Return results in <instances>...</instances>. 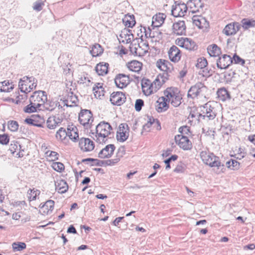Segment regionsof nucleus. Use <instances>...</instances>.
Segmentation results:
<instances>
[{"label": "nucleus", "instance_id": "37998d69", "mask_svg": "<svg viewBox=\"0 0 255 255\" xmlns=\"http://www.w3.org/2000/svg\"><path fill=\"white\" fill-rule=\"evenodd\" d=\"M29 80L30 84L29 85L27 89H25V91H26V93H27V94L31 92L33 89H35L37 86V80L33 76L30 77Z\"/></svg>", "mask_w": 255, "mask_h": 255}, {"label": "nucleus", "instance_id": "4c0bfd02", "mask_svg": "<svg viewBox=\"0 0 255 255\" xmlns=\"http://www.w3.org/2000/svg\"><path fill=\"white\" fill-rule=\"evenodd\" d=\"M54 206V201L51 200L47 201L41 208L44 210V212L49 214L51 213L53 209Z\"/></svg>", "mask_w": 255, "mask_h": 255}, {"label": "nucleus", "instance_id": "ddd939ff", "mask_svg": "<svg viewBox=\"0 0 255 255\" xmlns=\"http://www.w3.org/2000/svg\"><path fill=\"white\" fill-rule=\"evenodd\" d=\"M79 144L80 149L84 152L92 151L95 147L94 142L88 138H81Z\"/></svg>", "mask_w": 255, "mask_h": 255}, {"label": "nucleus", "instance_id": "5fc2aeb1", "mask_svg": "<svg viewBox=\"0 0 255 255\" xmlns=\"http://www.w3.org/2000/svg\"><path fill=\"white\" fill-rule=\"evenodd\" d=\"M120 160L119 158L116 156L115 158L107 160L106 164L107 166H113L118 163Z\"/></svg>", "mask_w": 255, "mask_h": 255}, {"label": "nucleus", "instance_id": "79ce46f5", "mask_svg": "<svg viewBox=\"0 0 255 255\" xmlns=\"http://www.w3.org/2000/svg\"><path fill=\"white\" fill-rule=\"evenodd\" d=\"M227 166L231 169L236 170L240 168V163L235 159H231L226 162Z\"/></svg>", "mask_w": 255, "mask_h": 255}, {"label": "nucleus", "instance_id": "58836bf2", "mask_svg": "<svg viewBox=\"0 0 255 255\" xmlns=\"http://www.w3.org/2000/svg\"><path fill=\"white\" fill-rule=\"evenodd\" d=\"M163 83L157 77L153 82H151L152 94L156 92L161 87Z\"/></svg>", "mask_w": 255, "mask_h": 255}, {"label": "nucleus", "instance_id": "aec40b11", "mask_svg": "<svg viewBox=\"0 0 255 255\" xmlns=\"http://www.w3.org/2000/svg\"><path fill=\"white\" fill-rule=\"evenodd\" d=\"M173 32L177 35H182L186 32V26L185 22L180 20L173 23L172 26Z\"/></svg>", "mask_w": 255, "mask_h": 255}, {"label": "nucleus", "instance_id": "69168bd1", "mask_svg": "<svg viewBox=\"0 0 255 255\" xmlns=\"http://www.w3.org/2000/svg\"><path fill=\"white\" fill-rule=\"evenodd\" d=\"M124 130H129L128 125L126 123L121 124L119 126L118 131H124Z\"/></svg>", "mask_w": 255, "mask_h": 255}, {"label": "nucleus", "instance_id": "473e14b6", "mask_svg": "<svg viewBox=\"0 0 255 255\" xmlns=\"http://www.w3.org/2000/svg\"><path fill=\"white\" fill-rule=\"evenodd\" d=\"M21 148H22V147L19 144V142L17 141L13 140L11 142L9 146V150L13 154L17 150H19V152L17 154V155H18V157H22L24 155L23 154L21 153Z\"/></svg>", "mask_w": 255, "mask_h": 255}, {"label": "nucleus", "instance_id": "0eeeda50", "mask_svg": "<svg viewBox=\"0 0 255 255\" xmlns=\"http://www.w3.org/2000/svg\"><path fill=\"white\" fill-rule=\"evenodd\" d=\"M174 139L176 144L183 150H190L192 147V144L191 141L186 136L182 134H178L175 136Z\"/></svg>", "mask_w": 255, "mask_h": 255}, {"label": "nucleus", "instance_id": "13d9d810", "mask_svg": "<svg viewBox=\"0 0 255 255\" xmlns=\"http://www.w3.org/2000/svg\"><path fill=\"white\" fill-rule=\"evenodd\" d=\"M142 29L144 30L145 36L146 37H154L155 36H156L154 32H151V29L149 27L147 29H146L145 27H143Z\"/></svg>", "mask_w": 255, "mask_h": 255}, {"label": "nucleus", "instance_id": "c85d7f7f", "mask_svg": "<svg viewBox=\"0 0 255 255\" xmlns=\"http://www.w3.org/2000/svg\"><path fill=\"white\" fill-rule=\"evenodd\" d=\"M219 100L225 102L231 99L230 92L224 87L219 89L217 92Z\"/></svg>", "mask_w": 255, "mask_h": 255}, {"label": "nucleus", "instance_id": "49530a36", "mask_svg": "<svg viewBox=\"0 0 255 255\" xmlns=\"http://www.w3.org/2000/svg\"><path fill=\"white\" fill-rule=\"evenodd\" d=\"M26 244L23 242H14L12 244L14 251H21L26 248Z\"/></svg>", "mask_w": 255, "mask_h": 255}, {"label": "nucleus", "instance_id": "5701e85b", "mask_svg": "<svg viewBox=\"0 0 255 255\" xmlns=\"http://www.w3.org/2000/svg\"><path fill=\"white\" fill-rule=\"evenodd\" d=\"M166 15L162 13L156 14L152 17V25L154 27H159L164 23Z\"/></svg>", "mask_w": 255, "mask_h": 255}, {"label": "nucleus", "instance_id": "a211bd4d", "mask_svg": "<svg viewBox=\"0 0 255 255\" xmlns=\"http://www.w3.org/2000/svg\"><path fill=\"white\" fill-rule=\"evenodd\" d=\"M30 77L24 76L22 78L20 79L19 82L18 83V87L19 89L20 90V91L22 93H24L25 94L23 96H19L17 98L19 99L20 97H21V99H24L27 97V93L25 91V89H27L29 85L30 84Z\"/></svg>", "mask_w": 255, "mask_h": 255}, {"label": "nucleus", "instance_id": "6ab92c4d", "mask_svg": "<svg viewBox=\"0 0 255 255\" xmlns=\"http://www.w3.org/2000/svg\"><path fill=\"white\" fill-rule=\"evenodd\" d=\"M156 104V109L158 113L165 112L169 108L168 100L165 96L159 98Z\"/></svg>", "mask_w": 255, "mask_h": 255}, {"label": "nucleus", "instance_id": "0e129e2a", "mask_svg": "<svg viewBox=\"0 0 255 255\" xmlns=\"http://www.w3.org/2000/svg\"><path fill=\"white\" fill-rule=\"evenodd\" d=\"M152 120V122L153 123V124L152 125H153L154 127L156 128L157 130H160L161 129V127L159 121L157 119Z\"/></svg>", "mask_w": 255, "mask_h": 255}, {"label": "nucleus", "instance_id": "c9c22d12", "mask_svg": "<svg viewBox=\"0 0 255 255\" xmlns=\"http://www.w3.org/2000/svg\"><path fill=\"white\" fill-rule=\"evenodd\" d=\"M58 104V102L57 101L55 102L47 100V101H46L42 105L41 108L42 107L45 110L49 111H52L57 107Z\"/></svg>", "mask_w": 255, "mask_h": 255}, {"label": "nucleus", "instance_id": "7ed1b4c3", "mask_svg": "<svg viewBox=\"0 0 255 255\" xmlns=\"http://www.w3.org/2000/svg\"><path fill=\"white\" fill-rule=\"evenodd\" d=\"M164 94L167 98L168 103H170L173 107H177L181 105L182 97L177 88H167L164 91Z\"/></svg>", "mask_w": 255, "mask_h": 255}, {"label": "nucleus", "instance_id": "4be33fe9", "mask_svg": "<svg viewBox=\"0 0 255 255\" xmlns=\"http://www.w3.org/2000/svg\"><path fill=\"white\" fill-rule=\"evenodd\" d=\"M187 5L192 13L199 11L200 8H202L203 7V3L201 2V0H189L187 3Z\"/></svg>", "mask_w": 255, "mask_h": 255}, {"label": "nucleus", "instance_id": "6e6552de", "mask_svg": "<svg viewBox=\"0 0 255 255\" xmlns=\"http://www.w3.org/2000/svg\"><path fill=\"white\" fill-rule=\"evenodd\" d=\"M144 48H141L139 43L136 45L131 43L129 46V50L131 54L136 56H143L148 51L149 45L148 43H143Z\"/></svg>", "mask_w": 255, "mask_h": 255}, {"label": "nucleus", "instance_id": "412c9836", "mask_svg": "<svg viewBox=\"0 0 255 255\" xmlns=\"http://www.w3.org/2000/svg\"><path fill=\"white\" fill-rule=\"evenodd\" d=\"M156 66L161 71L172 72L173 68L171 64L167 60L160 59L156 62Z\"/></svg>", "mask_w": 255, "mask_h": 255}, {"label": "nucleus", "instance_id": "f03ea898", "mask_svg": "<svg viewBox=\"0 0 255 255\" xmlns=\"http://www.w3.org/2000/svg\"><path fill=\"white\" fill-rule=\"evenodd\" d=\"M200 157L204 163L211 167H217L219 169L220 167L223 168L224 166L221 162L220 158L213 153L206 150L202 151L200 152Z\"/></svg>", "mask_w": 255, "mask_h": 255}, {"label": "nucleus", "instance_id": "ea45409f", "mask_svg": "<svg viewBox=\"0 0 255 255\" xmlns=\"http://www.w3.org/2000/svg\"><path fill=\"white\" fill-rule=\"evenodd\" d=\"M33 103L30 102V104L26 106L24 109V111L25 113H31L36 112L38 110H42V109L40 107H38V106H35Z\"/></svg>", "mask_w": 255, "mask_h": 255}, {"label": "nucleus", "instance_id": "4468645a", "mask_svg": "<svg viewBox=\"0 0 255 255\" xmlns=\"http://www.w3.org/2000/svg\"><path fill=\"white\" fill-rule=\"evenodd\" d=\"M188 7L184 3L179 2L172 7L171 14L174 17H181L187 12Z\"/></svg>", "mask_w": 255, "mask_h": 255}, {"label": "nucleus", "instance_id": "a19ab883", "mask_svg": "<svg viewBox=\"0 0 255 255\" xmlns=\"http://www.w3.org/2000/svg\"><path fill=\"white\" fill-rule=\"evenodd\" d=\"M68 136V130L66 131L63 128H60L57 131L56 137L57 139L63 140Z\"/></svg>", "mask_w": 255, "mask_h": 255}, {"label": "nucleus", "instance_id": "de8ad7c7", "mask_svg": "<svg viewBox=\"0 0 255 255\" xmlns=\"http://www.w3.org/2000/svg\"><path fill=\"white\" fill-rule=\"evenodd\" d=\"M7 127L11 131L15 132L18 130L19 125L17 122L11 120L8 122Z\"/></svg>", "mask_w": 255, "mask_h": 255}, {"label": "nucleus", "instance_id": "338daca9", "mask_svg": "<svg viewBox=\"0 0 255 255\" xmlns=\"http://www.w3.org/2000/svg\"><path fill=\"white\" fill-rule=\"evenodd\" d=\"M178 131L181 133V134L183 135L184 133H187L189 131V129L187 126H183L179 128Z\"/></svg>", "mask_w": 255, "mask_h": 255}, {"label": "nucleus", "instance_id": "e433bc0d", "mask_svg": "<svg viewBox=\"0 0 255 255\" xmlns=\"http://www.w3.org/2000/svg\"><path fill=\"white\" fill-rule=\"evenodd\" d=\"M184 48L189 50H195L197 49V45L192 39L186 38V40L183 41Z\"/></svg>", "mask_w": 255, "mask_h": 255}, {"label": "nucleus", "instance_id": "bf43d9fd", "mask_svg": "<svg viewBox=\"0 0 255 255\" xmlns=\"http://www.w3.org/2000/svg\"><path fill=\"white\" fill-rule=\"evenodd\" d=\"M42 5H44V3L41 0L36 1L34 3L33 9L36 11H39L42 9Z\"/></svg>", "mask_w": 255, "mask_h": 255}, {"label": "nucleus", "instance_id": "9b49d317", "mask_svg": "<svg viewBox=\"0 0 255 255\" xmlns=\"http://www.w3.org/2000/svg\"><path fill=\"white\" fill-rule=\"evenodd\" d=\"M115 83L117 87L123 89L129 84V77L124 74H119L115 78Z\"/></svg>", "mask_w": 255, "mask_h": 255}, {"label": "nucleus", "instance_id": "cd10ccee", "mask_svg": "<svg viewBox=\"0 0 255 255\" xmlns=\"http://www.w3.org/2000/svg\"><path fill=\"white\" fill-rule=\"evenodd\" d=\"M78 102L79 100L77 96L74 95L73 93H71V95H68L67 99L63 101L64 106L67 107H73L77 106Z\"/></svg>", "mask_w": 255, "mask_h": 255}, {"label": "nucleus", "instance_id": "c756f323", "mask_svg": "<svg viewBox=\"0 0 255 255\" xmlns=\"http://www.w3.org/2000/svg\"><path fill=\"white\" fill-rule=\"evenodd\" d=\"M109 65L108 63L100 62L96 65L95 70L98 75L103 76L108 73Z\"/></svg>", "mask_w": 255, "mask_h": 255}, {"label": "nucleus", "instance_id": "39448f33", "mask_svg": "<svg viewBox=\"0 0 255 255\" xmlns=\"http://www.w3.org/2000/svg\"><path fill=\"white\" fill-rule=\"evenodd\" d=\"M47 95L46 92L44 91H36L33 93V94L29 98V102H31L35 106H38V107H40L47 101Z\"/></svg>", "mask_w": 255, "mask_h": 255}, {"label": "nucleus", "instance_id": "f704fd0d", "mask_svg": "<svg viewBox=\"0 0 255 255\" xmlns=\"http://www.w3.org/2000/svg\"><path fill=\"white\" fill-rule=\"evenodd\" d=\"M103 51L102 46L99 44L96 43L92 46L90 52L93 57H97L101 55Z\"/></svg>", "mask_w": 255, "mask_h": 255}, {"label": "nucleus", "instance_id": "4d7b16f0", "mask_svg": "<svg viewBox=\"0 0 255 255\" xmlns=\"http://www.w3.org/2000/svg\"><path fill=\"white\" fill-rule=\"evenodd\" d=\"M25 122L30 125L34 126L37 127H42V125L40 124H36L35 120L32 118H26L25 120Z\"/></svg>", "mask_w": 255, "mask_h": 255}, {"label": "nucleus", "instance_id": "f257e3e1", "mask_svg": "<svg viewBox=\"0 0 255 255\" xmlns=\"http://www.w3.org/2000/svg\"><path fill=\"white\" fill-rule=\"evenodd\" d=\"M112 130L113 128L109 123L102 121L96 126L95 132L91 131V136L100 144L106 143L110 138L109 136L112 133Z\"/></svg>", "mask_w": 255, "mask_h": 255}, {"label": "nucleus", "instance_id": "6e6d98bb", "mask_svg": "<svg viewBox=\"0 0 255 255\" xmlns=\"http://www.w3.org/2000/svg\"><path fill=\"white\" fill-rule=\"evenodd\" d=\"M126 153L125 147L123 146H120L117 152L116 156L120 159Z\"/></svg>", "mask_w": 255, "mask_h": 255}, {"label": "nucleus", "instance_id": "bb28decb", "mask_svg": "<svg viewBox=\"0 0 255 255\" xmlns=\"http://www.w3.org/2000/svg\"><path fill=\"white\" fill-rule=\"evenodd\" d=\"M55 189L59 193L63 194L68 190V185L64 180H59L55 182Z\"/></svg>", "mask_w": 255, "mask_h": 255}, {"label": "nucleus", "instance_id": "f8f14e48", "mask_svg": "<svg viewBox=\"0 0 255 255\" xmlns=\"http://www.w3.org/2000/svg\"><path fill=\"white\" fill-rule=\"evenodd\" d=\"M233 63L232 57L228 55L224 54L217 60V66L221 69H226Z\"/></svg>", "mask_w": 255, "mask_h": 255}, {"label": "nucleus", "instance_id": "864d4df0", "mask_svg": "<svg viewBox=\"0 0 255 255\" xmlns=\"http://www.w3.org/2000/svg\"><path fill=\"white\" fill-rule=\"evenodd\" d=\"M143 105L144 101L142 99H137L135 103V110L137 112L140 111Z\"/></svg>", "mask_w": 255, "mask_h": 255}, {"label": "nucleus", "instance_id": "7c9ffc66", "mask_svg": "<svg viewBox=\"0 0 255 255\" xmlns=\"http://www.w3.org/2000/svg\"><path fill=\"white\" fill-rule=\"evenodd\" d=\"M67 130L68 136L70 139L74 142L77 141L79 139V134L77 128L69 126Z\"/></svg>", "mask_w": 255, "mask_h": 255}, {"label": "nucleus", "instance_id": "72a5a7b5", "mask_svg": "<svg viewBox=\"0 0 255 255\" xmlns=\"http://www.w3.org/2000/svg\"><path fill=\"white\" fill-rule=\"evenodd\" d=\"M123 22L126 26L132 28L136 23L134 16L127 14L123 18Z\"/></svg>", "mask_w": 255, "mask_h": 255}, {"label": "nucleus", "instance_id": "680f3d73", "mask_svg": "<svg viewBox=\"0 0 255 255\" xmlns=\"http://www.w3.org/2000/svg\"><path fill=\"white\" fill-rule=\"evenodd\" d=\"M95 164L94 165L96 166H107L106 164V160H100L98 159H95L94 161ZM92 166L94 165V164H92Z\"/></svg>", "mask_w": 255, "mask_h": 255}, {"label": "nucleus", "instance_id": "dca6fc26", "mask_svg": "<svg viewBox=\"0 0 255 255\" xmlns=\"http://www.w3.org/2000/svg\"><path fill=\"white\" fill-rule=\"evenodd\" d=\"M169 59L173 62H178L181 59V54L180 49L175 45H172L168 52Z\"/></svg>", "mask_w": 255, "mask_h": 255}, {"label": "nucleus", "instance_id": "3c124183", "mask_svg": "<svg viewBox=\"0 0 255 255\" xmlns=\"http://www.w3.org/2000/svg\"><path fill=\"white\" fill-rule=\"evenodd\" d=\"M9 141V137L7 134L3 133L0 134V144L6 145Z\"/></svg>", "mask_w": 255, "mask_h": 255}, {"label": "nucleus", "instance_id": "9d476101", "mask_svg": "<svg viewBox=\"0 0 255 255\" xmlns=\"http://www.w3.org/2000/svg\"><path fill=\"white\" fill-rule=\"evenodd\" d=\"M125 94L122 92H114L110 96V102L113 105L121 106L126 101Z\"/></svg>", "mask_w": 255, "mask_h": 255}, {"label": "nucleus", "instance_id": "f3484780", "mask_svg": "<svg viewBox=\"0 0 255 255\" xmlns=\"http://www.w3.org/2000/svg\"><path fill=\"white\" fill-rule=\"evenodd\" d=\"M241 25L237 22L227 24L223 29V33L227 36L235 34L241 28Z\"/></svg>", "mask_w": 255, "mask_h": 255}, {"label": "nucleus", "instance_id": "423d86ee", "mask_svg": "<svg viewBox=\"0 0 255 255\" xmlns=\"http://www.w3.org/2000/svg\"><path fill=\"white\" fill-rule=\"evenodd\" d=\"M216 116L214 108L207 103L202 107L201 113L199 114L198 118L208 121L214 119Z\"/></svg>", "mask_w": 255, "mask_h": 255}, {"label": "nucleus", "instance_id": "393cba45", "mask_svg": "<svg viewBox=\"0 0 255 255\" xmlns=\"http://www.w3.org/2000/svg\"><path fill=\"white\" fill-rule=\"evenodd\" d=\"M62 122V120L56 116L50 117L46 121L47 127L49 129H54Z\"/></svg>", "mask_w": 255, "mask_h": 255}, {"label": "nucleus", "instance_id": "8fccbe9b", "mask_svg": "<svg viewBox=\"0 0 255 255\" xmlns=\"http://www.w3.org/2000/svg\"><path fill=\"white\" fill-rule=\"evenodd\" d=\"M52 167L54 170L59 172H62L65 169L64 164L60 162H53Z\"/></svg>", "mask_w": 255, "mask_h": 255}, {"label": "nucleus", "instance_id": "c03bdc74", "mask_svg": "<svg viewBox=\"0 0 255 255\" xmlns=\"http://www.w3.org/2000/svg\"><path fill=\"white\" fill-rule=\"evenodd\" d=\"M129 135L128 131L124 130V131H117V138L118 141L124 142L126 141Z\"/></svg>", "mask_w": 255, "mask_h": 255}, {"label": "nucleus", "instance_id": "e2e57ef3", "mask_svg": "<svg viewBox=\"0 0 255 255\" xmlns=\"http://www.w3.org/2000/svg\"><path fill=\"white\" fill-rule=\"evenodd\" d=\"M128 29L127 28H125L122 31L121 33L120 34V37L122 38H123L126 37L128 36V37H129L130 36H132V37H133V35L132 33H128Z\"/></svg>", "mask_w": 255, "mask_h": 255}, {"label": "nucleus", "instance_id": "a878e982", "mask_svg": "<svg viewBox=\"0 0 255 255\" xmlns=\"http://www.w3.org/2000/svg\"><path fill=\"white\" fill-rule=\"evenodd\" d=\"M127 65L130 71L138 73L141 70L142 63L137 60H132L128 62Z\"/></svg>", "mask_w": 255, "mask_h": 255}, {"label": "nucleus", "instance_id": "09e8293b", "mask_svg": "<svg viewBox=\"0 0 255 255\" xmlns=\"http://www.w3.org/2000/svg\"><path fill=\"white\" fill-rule=\"evenodd\" d=\"M208 64L207 60L204 58H200L197 60V63L196 66L197 68L201 69H204Z\"/></svg>", "mask_w": 255, "mask_h": 255}, {"label": "nucleus", "instance_id": "774afa93", "mask_svg": "<svg viewBox=\"0 0 255 255\" xmlns=\"http://www.w3.org/2000/svg\"><path fill=\"white\" fill-rule=\"evenodd\" d=\"M184 171V167L182 164H178L174 169L176 172H183Z\"/></svg>", "mask_w": 255, "mask_h": 255}, {"label": "nucleus", "instance_id": "2f4dec72", "mask_svg": "<svg viewBox=\"0 0 255 255\" xmlns=\"http://www.w3.org/2000/svg\"><path fill=\"white\" fill-rule=\"evenodd\" d=\"M207 51L210 56L212 57H217L221 54L220 48L215 44L209 45L207 48Z\"/></svg>", "mask_w": 255, "mask_h": 255}, {"label": "nucleus", "instance_id": "603ef678", "mask_svg": "<svg viewBox=\"0 0 255 255\" xmlns=\"http://www.w3.org/2000/svg\"><path fill=\"white\" fill-rule=\"evenodd\" d=\"M232 58L233 63L235 64H239L243 65L245 63V61L236 54H235L233 57Z\"/></svg>", "mask_w": 255, "mask_h": 255}, {"label": "nucleus", "instance_id": "052dcab7", "mask_svg": "<svg viewBox=\"0 0 255 255\" xmlns=\"http://www.w3.org/2000/svg\"><path fill=\"white\" fill-rule=\"evenodd\" d=\"M103 87L100 85V83H97V85H95L93 88V91L95 97L98 95V90H101L102 94H103Z\"/></svg>", "mask_w": 255, "mask_h": 255}, {"label": "nucleus", "instance_id": "1a4fd4ad", "mask_svg": "<svg viewBox=\"0 0 255 255\" xmlns=\"http://www.w3.org/2000/svg\"><path fill=\"white\" fill-rule=\"evenodd\" d=\"M205 89H206V87L203 83L198 82L188 90L187 97L192 99L197 98Z\"/></svg>", "mask_w": 255, "mask_h": 255}, {"label": "nucleus", "instance_id": "b1692460", "mask_svg": "<svg viewBox=\"0 0 255 255\" xmlns=\"http://www.w3.org/2000/svg\"><path fill=\"white\" fill-rule=\"evenodd\" d=\"M141 84L142 92L145 95L149 96L152 94L151 81L150 80L144 78Z\"/></svg>", "mask_w": 255, "mask_h": 255}, {"label": "nucleus", "instance_id": "a18cd8bd", "mask_svg": "<svg viewBox=\"0 0 255 255\" xmlns=\"http://www.w3.org/2000/svg\"><path fill=\"white\" fill-rule=\"evenodd\" d=\"M242 23L243 27L247 29L255 26V20L244 18L242 20Z\"/></svg>", "mask_w": 255, "mask_h": 255}, {"label": "nucleus", "instance_id": "2eb2a0df", "mask_svg": "<svg viewBox=\"0 0 255 255\" xmlns=\"http://www.w3.org/2000/svg\"><path fill=\"white\" fill-rule=\"evenodd\" d=\"M115 149L114 144H108L99 152L98 157L100 158H109L113 155Z\"/></svg>", "mask_w": 255, "mask_h": 255}, {"label": "nucleus", "instance_id": "20e7f679", "mask_svg": "<svg viewBox=\"0 0 255 255\" xmlns=\"http://www.w3.org/2000/svg\"><path fill=\"white\" fill-rule=\"evenodd\" d=\"M93 120V114L91 111L86 109L81 111L79 115V121L85 128H91Z\"/></svg>", "mask_w": 255, "mask_h": 255}]
</instances>
